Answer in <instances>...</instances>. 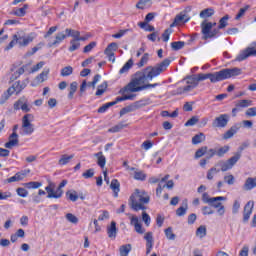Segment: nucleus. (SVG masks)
Wrapping results in <instances>:
<instances>
[{"mask_svg": "<svg viewBox=\"0 0 256 256\" xmlns=\"http://www.w3.org/2000/svg\"><path fill=\"white\" fill-rule=\"evenodd\" d=\"M171 65V60L165 59L156 66H148L143 70H140L134 74L132 81L120 91L121 97L117 98V101H133L137 95L133 93H139V91H145L147 89H155L159 87V83L150 84L155 77H159L163 71H167V67Z\"/></svg>", "mask_w": 256, "mask_h": 256, "instance_id": "obj_1", "label": "nucleus"}, {"mask_svg": "<svg viewBox=\"0 0 256 256\" xmlns=\"http://www.w3.org/2000/svg\"><path fill=\"white\" fill-rule=\"evenodd\" d=\"M206 79H209L211 83H219V77L217 72L207 74L200 73L187 76L183 80L185 86L179 87L177 89L178 95H187V93H191L193 89L199 86V83H201V81H206Z\"/></svg>", "mask_w": 256, "mask_h": 256, "instance_id": "obj_2", "label": "nucleus"}, {"mask_svg": "<svg viewBox=\"0 0 256 256\" xmlns=\"http://www.w3.org/2000/svg\"><path fill=\"white\" fill-rule=\"evenodd\" d=\"M149 199V194L145 190L135 189L130 196L129 205L133 211H145Z\"/></svg>", "mask_w": 256, "mask_h": 256, "instance_id": "obj_3", "label": "nucleus"}, {"mask_svg": "<svg viewBox=\"0 0 256 256\" xmlns=\"http://www.w3.org/2000/svg\"><path fill=\"white\" fill-rule=\"evenodd\" d=\"M36 38L37 34L34 32L25 34L23 31H18L12 36L11 42L4 48V51H11L15 45L27 47L30 43H33Z\"/></svg>", "mask_w": 256, "mask_h": 256, "instance_id": "obj_4", "label": "nucleus"}, {"mask_svg": "<svg viewBox=\"0 0 256 256\" xmlns=\"http://www.w3.org/2000/svg\"><path fill=\"white\" fill-rule=\"evenodd\" d=\"M29 85V78L23 81H16L11 87H9L0 98V105H5L12 95H19L25 87Z\"/></svg>", "mask_w": 256, "mask_h": 256, "instance_id": "obj_5", "label": "nucleus"}, {"mask_svg": "<svg viewBox=\"0 0 256 256\" xmlns=\"http://www.w3.org/2000/svg\"><path fill=\"white\" fill-rule=\"evenodd\" d=\"M35 116L33 114H26L22 117V125L20 128V133L22 135H33L35 133Z\"/></svg>", "mask_w": 256, "mask_h": 256, "instance_id": "obj_6", "label": "nucleus"}, {"mask_svg": "<svg viewBox=\"0 0 256 256\" xmlns=\"http://www.w3.org/2000/svg\"><path fill=\"white\" fill-rule=\"evenodd\" d=\"M217 23L209 22L204 20L201 23V33L203 35V39H213L219 33V29H216Z\"/></svg>", "mask_w": 256, "mask_h": 256, "instance_id": "obj_7", "label": "nucleus"}, {"mask_svg": "<svg viewBox=\"0 0 256 256\" xmlns=\"http://www.w3.org/2000/svg\"><path fill=\"white\" fill-rule=\"evenodd\" d=\"M218 73V82L219 81H225L226 79H231V77H239V75L243 74V70L238 67L234 68H226L223 70H220Z\"/></svg>", "mask_w": 256, "mask_h": 256, "instance_id": "obj_8", "label": "nucleus"}, {"mask_svg": "<svg viewBox=\"0 0 256 256\" xmlns=\"http://www.w3.org/2000/svg\"><path fill=\"white\" fill-rule=\"evenodd\" d=\"M65 33L68 37H72L73 39L70 41V46L68 50L70 53H73V51H77L79 47H81V40L79 39L80 32L77 30H73L71 28H67L65 30Z\"/></svg>", "mask_w": 256, "mask_h": 256, "instance_id": "obj_9", "label": "nucleus"}, {"mask_svg": "<svg viewBox=\"0 0 256 256\" xmlns=\"http://www.w3.org/2000/svg\"><path fill=\"white\" fill-rule=\"evenodd\" d=\"M241 159V155L236 154L235 156L231 157L227 161H221L216 164V167H220L221 171H229V169H233L237 161Z\"/></svg>", "mask_w": 256, "mask_h": 256, "instance_id": "obj_10", "label": "nucleus"}, {"mask_svg": "<svg viewBox=\"0 0 256 256\" xmlns=\"http://www.w3.org/2000/svg\"><path fill=\"white\" fill-rule=\"evenodd\" d=\"M127 216L130 220V225L134 227V231L139 235H143L145 233V228H143V224L141 223V220H139V217L133 214H127Z\"/></svg>", "mask_w": 256, "mask_h": 256, "instance_id": "obj_11", "label": "nucleus"}, {"mask_svg": "<svg viewBox=\"0 0 256 256\" xmlns=\"http://www.w3.org/2000/svg\"><path fill=\"white\" fill-rule=\"evenodd\" d=\"M248 57H256V49L251 46L247 47L246 49L240 51V53L236 56L235 61H245Z\"/></svg>", "mask_w": 256, "mask_h": 256, "instance_id": "obj_12", "label": "nucleus"}, {"mask_svg": "<svg viewBox=\"0 0 256 256\" xmlns=\"http://www.w3.org/2000/svg\"><path fill=\"white\" fill-rule=\"evenodd\" d=\"M45 191L47 192V199H61L63 197V189L57 188L55 190L51 184L45 187Z\"/></svg>", "mask_w": 256, "mask_h": 256, "instance_id": "obj_13", "label": "nucleus"}, {"mask_svg": "<svg viewBox=\"0 0 256 256\" xmlns=\"http://www.w3.org/2000/svg\"><path fill=\"white\" fill-rule=\"evenodd\" d=\"M49 72V68H45L42 73H40L35 77V79L32 80L31 87H37L38 85H41V83H45V81L49 79Z\"/></svg>", "mask_w": 256, "mask_h": 256, "instance_id": "obj_14", "label": "nucleus"}, {"mask_svg": "<svg viewBox=\"0 0 256 256\" xmlns=\"http://www.w3.org/2000/svg\"><path fill=\"white\" fill-rule=\"evenodd\" d=\"M228 123H229V115L221 114L214 119V121L212 123V127H218L220 129H223V128L227 127Z\"/></svg>", "mask_w": 256, "mask_h": 256, "instance_id": "obj_15", "label": "nucleus"}, {"mask_svg": "<svg viewBox=\"0 0 256 256\" xmlns=\"http://www.w3.org/2000/svg\"><path fill=\"white\" fill-rule=\"evenodd\" d=\"M255 207V202L248 201L247 204L244 206L243 211V222L247 223L249 219H251V215H253V208Z\"/></svg>", "mask_w": 256, "mask_h": 256, "instance_id": "obj_16", "label": "nucleus"}, {"mask_svg": "<svg viewBox=\"0 0 256 256\" xmlns=\"http://www.w3.org/2000/svg\"><path fill=\"white\" fill-rule=\"evenodd\" d=\"M128 170L131 171V175L136 181H145L147 179V174L143 170H139L128 166Z\"/></svg>", "mask_w": 256, "mask_h": 256, "instance_id": "obj_17", "label": "nucleus"}, {"mask_svg": "<svg viewBox=\"0 0 256 256\" xmlns=\"http://www.w3.org/2000/svg\"><path fill=\"white\" fill-rule=\"evenodd\" d=\"M191 18H189L187 16V14L185 13H180L178 14L175 19H174V22L170 25V27H177L179 25H185V23H188V21L190 20Z\"/></svg>", "mask_w": 256, "mask_h": 256, "instance_id": "obj_18", "label": "nucleus"}, {"mask_svg": "<svg viewBox=\"0 0 256 256\" xmlns=\"http://www.w3.org/2000/svg\"><path fill=\"white\" fill-rule=\"evenodd\" d=\"M19 144V135H17V132H13L8 139V142L5 143L4 147L6 149H13V147H16V145Z\"/></svg>", "mask_w": 256, "mask_h": 256, "instance_id": "obj_19", "label": "nucleus"}, {"mask_svg": "<svg viewBox=\"0 0 256 256\" xmlns=\"http://www.w3.org/2000/svg\"><path fill=\"white\" fill-rule=\"evenodd\" d=\"M202 201L203 203H207L208 205H211L213 201H227V197L225 196H217V197H209V194L207 192H204L202 194Z\"/></svg>", "mask_w": 256, "mask_h": 256, "instance_id": "obj_20", "label": "nucleus"}, {"mask_svg": "<svg viewBox=\"0 0 256 256\" xmlns=\"http://www.w3.org/2000/svg\"><path fill=\"white\" fill-rule=\"evenodd\" d=\"M25 73V66H19V67H13L11 69V77L10 81H16V79H19L21 75Z\"/></svg>", "mask_w": 256, "mask_h": 256, "instance_id": "obj_21", "label": "nucleus"}, {"mask_svg": "<svg viewBox=\"0 0 256 256\" xmlns=\"http://www.w3.org/2000/svg\"><path fill=\"white\" fill-rule=\"evenodd\" d=\"M30 173L29 170L18 172L14 176L7 179V183H15L17 181H23L25 177H27V174Z\"/></svg>", "mask_w": 256, "mask_h": 256, "instance_id": "obj_22", "label": "nucleus"}, {"mask_svg": "<svg viewBox=\"0 0 256 256\" xmlns=\"http://www.w3.org/2000/svg\"><path fill=\"white\" fill-rule=\"evenodd\" d=\"M117 231V223L115 221H112L110 225L107 226V235L109 239H116Z\"/></svg>", "mask_w": 256, "mask_h": 256, "instance_id": "obj_23", "label": "nucleus"}, {"mask_svg": "<svg viewBox=\"0 0 256 256\" xmlns=\"http://www.w3.org/2000/svg\"><path fill=\"white\" fill-rule=\"evenodd\" d=\"M255 187H256V177L247 178L243 185L244 191H252V189H255Z\"/></svg>", "mask_w": 256, "mask_h": 256, "instance_id": "obj_24", "label": "nucleus"}, {"mask_svg": "<svg viewBox=\"0 0 256 256\" xmlns=\"http://www.w3.org/2000/svg\"><path fill=\"white\" fill-rule=\"evenodd\" d=\"M14 109H21L25 113H29V111H31V107H29V104H27V102H23V100H18L14 104Z\"/></svg>", "mask_w": 256, "mask_h": 256, "instance_id": "obj_25", "label": "nucleus"}, {"mask_svg": "<svg viewBox=\"0 0 256 256\" xmlns=\"http://www.w3.org/2000/svg\"><path fill=\"white\" fill-rule=\"evenodd\" d=\"M120 187L121 184H119V181L117 179H113L111 181L110 189L113 191L114 197H119V191H121Z\"/></svg>", "mask_w": 256, "mask_h": 256, "instance_id": "obj_26", "label": "nucleus"}, {"mask_svg": "<svg viewBox=\"0 0 256 256\" xmlns=\"http://www.w3.org/2000/svg\"><path fill=\"white\" fill-rule=\"evenodd\" d=\"M218 166H214L207 171L206 178L208 181H213L215 176L221 171V169L217 168Z\"/></svg>", "mask_w": 256, "mask_h": 256, "instance_id": "obj_27", "label": "nucleus"}, {"mask_svg": "<svg viewBox=\"0 0 256 256\" xmlns=\"http://www.w3.org/2000/svg\"><path fill=\"white\" fill-rule=\"evenodd\" d=\"M67 37H69V36L67 34H65V32H59L55 36V40L52 42V46L61 45V43H63V41H65V39H67Z\"/></svg>", "mask_w": 256, "mask_h": 256, "instance_id": "obj_28", "label": "nucleus"}, {"mask_svg": "<svg viewBox=\"0 0 256 256\" xmlns=\"http://www.w3.org/2000/svg\"><path fill=\"white\" fill-rule=\"evenodd\" d=\"M95 157L97 158V163L101 169L105 168V165L107 164V159L103 155V152H99L95 154Z\"/></svg>", "mask_w": 256, "mask_h": 256, "instance_id": "obj_29", "label": "nucleus"}, {"mask_svg": "<svg viewBox=\"0 0 256 256\" xmlns=\"http://www.w3.org/2000/svg\"><path fill=\"white\" fill-rule=\"evenodd\" d=\"M153 5V2L151 0H140L136 7L137 9H149Z\"/></svg>", "mask_w": 256, "mask_h": 256, "instance_id": "obj_30", "label": "nucleus"}, {"mask_svg": "<svg viewBox=\"0 0 256 256\" xmlns=\"http://www.w3.org/2000/svg\"><path fill=\"white\" fill-rule=\"evenodd\" d=\"M251 105H253V101L247 99L240 100L236 103L238 109H246L247 107H251Z\"/></svg>", "mask_w": 256, "mask_h": 256, "instance_id": "obj_31", "label": "nucleus"}, {"mask_svg": "<svg viewBox=\"0 0 256 256\" xmlns=\"http://www.w3.org/2000/svg\"><path fill=\"white\" fill-rule=\"evenodd\" d=\"M214 14H215V10L211 8H207L200 12V19H209V17H213Z\"/></svg>", "mask_w": 256, "mask_h": 256, "instance_id": "obj_32", "label": "nucleus"}, {"mask_svg": "<svg viewBox=\"0 0 256 256\" xmlns=\"http://www.w3.org/2000/svg\"><path fill=\"white\" fill-rule=\"evenodd\" d=\"M188 209L189 206L187 205V202H184L183 205L176 210L177 217H184V215H187Z\"/></svg>", "mask_w": 256, "mask_h": 256, "instance_id": "obj_33", "label": "nucleus"}, {"mask_svg": "<svg viewBox=\"0 0 256 256\" xmlns=\"http://www.w3.org/2000/svg\"><path fill=\"white\" fill-rule=\"evenodd\" d=\"M206 236H207V227L205 225H201L196 230V237H198V239H203Z\"/></svg>", "mask_w": 256, "mask_h": 256, "instance_id": "obj_34", "label": "nucleus"}, {"mask_svg": "<svg viewBox=\"0 0 256 256\" xmlns=\"http://www.w3.org/2000/svg\"><path fill=\"white\" fill-rule=\"evenodd\" d=\"M23 187H25L26 189H39L40 187H43V183L31 181L24 183Z\"/></svg>", "mask_w": 256, "mask_h": 256, "instance_id": "obj_35", "label": "nucleus"}, {"mask_svg": "<svg viewBox=\"0 0 256 256\" xmlns=\"http://www.w3.org/2000/svg\"><path fill=\"white\" fill-rule=\"evenodd\" d=\"M27 9H29V5L25 4L22 8L14 10V15H16V17H25Z\"/></svg>", "mask_w": 256, "mask_h": 256, "instance_id": "obj_36", "label": "nucleus"}, {"mask_svg": "<svg viewBox=\"0 0 256 256\" xmlns=\"http://www.w3.org/2000/svg\"><path fill=\"white\" fill-rule=\"evenodd\" d=\"M133 67V59H129L124 66L120 69L119 73L120 75H123L125 73L129 72V69H131Z\"/></svg>", "mask_w": 256, "mask_h": 256, "instance_id": "obj_37", "label": "nucleus"}, {"mask_svg": "<svg viewBox=\"0 0 256 256\" xmlns=\"http://www.w3.org/2000/svg\"><path fill=\"white\" fill-rule=\"evenodd\" d=\"M132 248L133 247L131 246V244L122 245L119 249L120 256H129V253H131Z\"/></svg>", "mask_w": 256, "mask_h": 256, "instance_id": "obj_38", "label": "nucleus"}, {"mask_svg": "<svg viewBox=\"0 0 256 256\" xmlns=\"http://www.w3.org/2000/svg\"><path fill=\"white\" fill-rule=\"evenodd\" d=\"M118 49V45L115 42L110 43L107 48L105 49L104 53L105 55H111L115 53V51Z\"/></svg>", "mask_w": 256, "mask_h": 256, "instance_id": "obj_39", "label": "nucleus"}, {"mask_svg": "<svg viewBox=\"0 0 256 256\" xmlns=\"http://www.w3.org/2000/svg\"><path fill=\"white\" fill-rule=\"evenodd\" d=\"M203 141H205V134H203V133L196 134L192 138L193 145H199V143H203Z\"/></svg>", "mask_w": 256, "mask_h": 256, "instance_id": "obj_40", "label": "nucleus"}, {"mask_svg": "<svg viewBox=\"0 0 256 256\" xmlns=\"http://www.w3.org/2000/svg\"><path fill=\"white\" fill-rule=\"evenodd\" d=\"M236 133H237V128L232 127L223 134L222 139L224 140L231 139Z\"/></svg>", "mask_w": 256, "mask_h": 256, "instance_id": "obj_41", "label": "nucleus"}, {"mask_svg": "<svg viewBox=\"0 0 256 256\" xmlns=\"http://www.w3.org/2000/svg\"><path fill=\"white\" fill-rule=\"evenodd\" d=\"M66 197L70 201L75 202L77 201V199H79V194L75 190H69L68 192H66Z\"/></svg>", "mask_w": 256, "mask_h": 256, "instance_id": "obj_42", "label": "nucleus"}, {"mask_svg": "<svg viewBox=\"0 0 256 256\" xmlns=\"http://www.w3.org/2000/svg\"><path fill=\"white\" fill-rule=\"evenodd\" d=\"M107 82H102L98 87H97V91H96V95L99 97L101 95H103V93H105V91H107Z\"/></svg>", "mask_w": 256, "mask_h": 256, "instance_id": "obj_43", "label": "nucleus"}, {"mask_svg": "<svg viewBox=\"0 0 256 256\" xmlns=\"http://www.w3.org/2000/svg\"><path fill=\"white\" fill-rule=\"evenodd\" d=\"M149 53H145L141 60L137 63V67L141 68V67H145V65H147V63H149Z\"/></svg>", "mask_w": 256, "mask_h": 256, "instance_id": "obj_44", "label": "nucleus"}, {"mask_svg": "<svg viewBox=\"0 0 256 256\" xmlns=\"http://www.w3.org/2000/svg\"><path fill=\"white\" fill-rule=\"evenodd\" d=\"M117 103H119V101L116 99V101H114V102H109V103L101 106L98 109V113H105L107 111V109H109V107H113V105H117Z\"/></svg>", "mask_w": 256, "mask_h": 256, "instance_id": "obj_45", "label": "nucleus"}, {"mask_svg": "<svg viewBox=\"0 0 256 256\" xmlns=\"http://www.w3.org/2000/svg\"><path fill=\"white\" fill-rule=\"evenodd\" d=\"M71 159H73V155H62L61 158L59 159L58 163L61 166L67 165V163H69V161H71Z\"/></svg>", "mask_w": 256, "mask_h": 256, "instance_id": "obj_46", "label": "nucleus"}, {"mask_svg": "<svg viewBox=\"0 0 256 256\" xmlns=\"http://www.w3.org/2000/svg\"><path fill=\"white\" fill-rule=\"evenodd\" d=\"M241 209V200H234L232 205V213L233 215H237Z\"/></svg>", "mask_w": 256, "mask_h": 256, "instance_id": "obj_47", "label": "nucleus"}, {"mask_svg": "<svg viewBox=\"0 0 256 256\" xmlns=\"http://www.w3.org/2000/svg\"><path fill=\"white\" fill-rule=\"evenodd\" d=\"M69 75H73V67L66 66L61 70L62 77H69Z\"/></svg>", "mask_w": 256, "mask_h": 256, "instance_id": "obj_48", "label": "nucleus"}, {"mask_svg": "<svg viewBox=\"0 0 256 256\" xmlns=\"http://www.w3.org/2000/svg\"><path fill=\"white\" fill-rule=\"evenodd\" d=\"M184 47H185V42L183 41L171 43V48L173 49V51H179V49H183Z\"/></svg>", "mask_w": 256, "mask_h": 256, "instance_id": "obj_49", "label": "nucleus"}, {"mask_svg": "<svg viewBox=\"0 0 256 256\" xmlns=\"http://www.w3.org/2000/svg\"><path fill=\"white\" fill-rule=\"evenodd\" d=\"M125 127H127V125L123 123H119L116 126H113L112 128H110L108 131L109 133H119V131H121V129H125Z\"/></svg>", "mask_w": 256, "mask_h": 256, "instance_id": "obj_50", "label": "nucleus"}, {"mask_svg": "<svg viewBox=\"0 0 256 256\" xmlns=\"http://www.w3.org/2000/svg\"><path fill=\"white\" fill-rule=\"evenodd\" d=\"M167 179H169V175H166L164 178H162V180L160 181L158 188L156 189V195H161V193H163V189L165 187H163L162 183H165V181H167Z\"/></svg>", "mask_w": 256, "mask_h": 256, "instance_id": "obj_51", "label": "nucleus"}, {"mask_svg": "<svg viewBox=\"0 0 256 256\" xmlns=\"http://www.w3.org/2000/svg\"><path fill=\"white\" fill-rule=\"evenodd\" d=\"M165 236L169 241H175V234L173 233V229L172 228H167L165 231Z\"/></svg>", "mask_w": 256, "mask_h": 256, "instance_id": "obj_52", "label": "nucleus"}, {"mask_svg": "<svg viewBox=\"0 0 256 256\" xmlns=\"http://www.w3.org/2000/svg\"><path fill=\"white\" fill-rule=\"evenodd\" d=\"M66 219L67 221H69V223H73L74 225H77V223H79V218H77V216L72 213L66 214Z\"/></svg>", "mask_w": 256, "mask_h": 256, "instance_id": "obj_53", "label": "nucleus"}, {"mask_svg": "<svg viewBox=\"0 0 256 256\" xmlns=\"http://www.w3.org/2000/svg\"><path fill=\"white\" fill-rule=\"evenodd\" d=\"M144 239L146 241V245H153V243H155V241L153 240V232H147L144 235Z\"/></svg>", "mask_w": 256, "mask_h": 256, "instance_id": "obj_54", "label": "nucleus"}, {"mask_svg": "<svg viewBox=\"0 0 256 256\" xmlns=\"http://www.w3.org/2000/svg\"><path fill=\"white\" fill-rule=\"evenodd\" d=\"M77 87H78L77 82H72L70 84V90H69V94H68L69 99H71L73 97V95H75V92L77 91Z\"/></svg>", "mask_w": 256, "mask_h": 256, "instance_id": "obj_55", "label": "nucleus"}, {"mask_svg": "<svg viewBox=\"0 0 256 256\" xmlns=\"http://www.w3.org/2000/svg\"><path fill=\"white\" fill-rule=\"evenodd\" d=\"M139 27L141 29H144V31H148V32L155 31V27L149 25L147 22H140Z\"/></svg>", "mask_w": 256, "mask_h": 256, "instance_id": "obj_56", "label": "nucleus"}, {"mask_svg": "<svg viewBox=\"0 0 256 256\" xmlns=\"http://www.w3.org/2000/svg\"><path fill=\"white\" fill-rule=\"evenodd\" d=\"M229 21V16H224L223 18L220 19L219 21V26L218 29H225L227 27Z\"/></svg>", "mask_w": 256, "mask_h": 256, "instance_id": "obj_57", "label": "nucleus"}, {"mask_svg": "<svg viewBox=\"0 0 256 256\" xmlns=\"http://www.w3.org/2000/svg\"><path fill=\"white\" fill-rule=\"evenodd\" d=\"M199 122V117L198 116H193L191 119H189L185 123V127H193V125L197 124Z\"/></svg>", "mask_w": 256, "mask_h": 256, "instance_id": "obj_58", "label": "nucleus"}, {"mask_svg": "<svg viewBox=\"0 0 256 256\" xmlns=\"http://www.w3.org/2000/svg\"><path fill=\"white\" fill-rule=\"evenodd\" d=\"M206 153H207V147H202L198 149L195 153V159H201V157H203V155H205Z\"/></svg>", "mask_w": 256, "mask_h": 256, "instance_id": "obj_59", "label": "nucleus"}, {"mask_svg": "<svg viewBox=\"0 0 256 256\" xmlns=\"http://www.w3.org/2000/svg\"><path fill=\"white\" fill-rule=\"evenodd\" d=\"M142 221H144L146 227H149L151 225V216L147 212H142Z\"/></svg>", "mask_w": 256, "mask_h": 256, "instance_id": "obj_60", "label": "nucleus"}, {"mask_svg": "<svg viewBox=\"0 0 256 256\" xmlns=\"http://www.w3.org/2000/svg\"><path fill=\"white\" fill-rule=\"evenodd\" d=\"M230 147L229 146H223L220 149H218V151H216V155L218 157H223V155H225V153H227L229 151Z\"/></svg>", "mask_w": 256, "mask_h": 256, "instance_id": "obj_61", "label": "nucleus"}, {"mask_svg": "<svg viewBox=\"0 0 256 256\" xmlns=\"http://www.w3.org/2000/svg\"><path fill=\"white\" fill-rule=\"evenodd\" d=\"M16 193L19 197H27L29 195V191L25 188H17Z\"/></svg>", "mask_w": 256, "mask_h": 256, "instance_id": "obj_62", "label": "nucleus"}, {"mask_svg": "<svg viewBox=\"0 0 256 256\" xmlns=\"http://www.w3.org/2000/svg\"><path fill=\"white\" fill-rule=\"evenodd\" d=\"M224 181L227 185H234L235 184V177L233 175H226L224 176Z\"/></svg>", "mask_w": 256, "mask_h": 256, "instance_id": "obj_63", "label": "nucleus"}, {"mask_svg": "<svg viewBox=\"0 0 256 256\" xmlns=\"http://www.w3.org/2000/svg\"><path fill=\"white\" fill-rule=\"evenodd\" d=\"M246 117H256V107L248 108L245 112Z\"/></svg>", "mask_w": 256, "mask_h": 256, "instance_id": "obj_64", "label": "nucleus"}]
</instances>
